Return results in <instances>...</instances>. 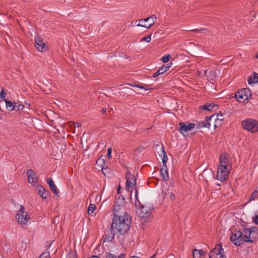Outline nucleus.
Segmentation results:
<instances>
[{"instance_id":"nucleus-24","label":"nucleus","mask_w":258,"mask_h":258,"mask_svg":"<svg viewBox=\"0 0 258 258\" xmlns=\"http://www.w3.org/2000/svg\"><path fill=\"white\" fill-rule=\"evenodd\" d=\"M209 116H207L206 118V120L203 122H201V126L203 127H206L207 128H210V121L213 120L212 119H209Z\"/></svg>"},{"instance_id":"nucleus-50","label":"nucleus","mask_w":258,"mask_h":258,"mask_svg":"<svg viewBox=\"0 0 258 258\" xmlns=\"http://www.w3.org/2000/svg\"><path fill=\"white\" fill-rule=\"evenodd\" d=\"M105 170H106V171H107V170H108V171H109V170H110V169H109V168H107V167H106V168L102 167V171L103 173L104 174V175L105 176H106V173H105Z\"/></svg>"},{"instance_id":"nucleus-31","label":"nucleus","mask_w":258,"mask_h":258,"mask_svg":"<svg viewBox=\"0 0 258 258\" xmlns=\"http://www.w3.org/2000/svg\"><path fill=\"white\" fill-rule=\"evenodd\" d=\"M96 206L95 204H91L88 209V213L89 215H91L96 209Z\"/></svg>"},{"instance_id":"nucleus-60","label":"nucleus","mask_w":258,"mask_h":258,"mask_svg":"<svg viewBox=\"0 0 258 258\" xmlns=\"http://www.w3.org/2000/svg\"><path fill=\"white\" fill-rule=\"evenodd\" d=\"M256 57L257 58H258V51H257V54H256Z\"/></svg>"},{"instance_id":"nucleus-18","label":"nucleus","mask_w":258,"mask_h":258,"mask_svg":"<svg viewBox=\"0 0 258 258\" xmlns=\"http://www.w3.org/2000/svg\"><path fill=\"white\" fill-rule=\"evenodd\" d=\"M104 258H125V254L123 253L119 255H116L109 252H106L103 256Z\"/></svg>"},{"instance_id":"nucleus-59","label":"nucleus","mask_w":258,"mask_h":258,"mask_svg":"<svg viewBox=\"0 0 258 258\" xmlns=\"http://www.w3.org/2000/svg\"><path fill=\"white\" fill-rule=\"evenodd\" d=\"M202 32L204 33V34H206V35H208V34L209 33V32L208 31V32H207V31H203Z\"/></svg>"},{"instance_id":"nucleus-12","label":"nucleus","mask_w":258,"mask_h":258,"mask_svg":"<svg viewBox=\"0 0 258 258\" xmlns=\"http://www.w3.org/2000/svg\"><path fill=\"white\" fill-rule=\"evenodd\" d=\"M224 113H222L220 111L219 113L217 114H214L210 116L209 117V119H212L213 120H214L216 123L214 124V127L216 128L217 127V123H219L221 124V122L224 120Z\"/></svg>"},{"instance_id":"nucleus-11","label":"nucleus","mask_w":258,"mask_h":258,"mask_svg":"<svg viewBox=\"0 0 258 258\" xmlns=\"http://www.w3.org/2000/svg\"><path fill=\"white\" fill-rule=\"evenodd\" d=\"M35 46L38 50L41 52H43L44 49L47 50V47H46V44L43 41V39L38 36L35 39Z\"/></svg>"},{"instance_id":"nucleus-51","label":"nucleus","mask_w":258,"mask_h":258,"mask_svg":"<svg viewBox=\"0 0 258 258\" xmlns=\"http://www.w3.org/2000/svg\"><path fill=\"white\" fill-rule=\"evenodd\" d=\"M132 86H135L137 88H141V89H145V90H147V89H146L144 86H143L140 84H137V85H135V86H134V85H132Z\"/></svg>"},{"instance_id":"nucleus-49","label":"nucleus","mask_w":258,"mask_h":258,"mask_svg":"<svg viewBox=\"0 0 258 258\" xmlns=\"http://www.w3.org/2000/svg\"><path fill=\"white\" fill-rule=\"evenodd\" d=\"M253 79V77H250L248 80V83L249 84H252V83H256L255 81H253L252 80Z\"/></svg>"},{"instance_id":"nucleus-21","label":"nucleus","mask_w":258,"mask_h":258,"mask_svg":"<svg viewBox=\"0 0 258 258\" xmlns=\"http://www.w3.org/2000/svg\"><path fill=\"white\" fill-rule=\"evenodd\" d=\"M108 234H105L104 237V241H111L114 237V233L113 232L112 229L108 231Z\"/></svg>"},{"instance_id":"nucleus-52","label":"nucleus","mask_w":258,"mask_h":258,"mask_svg":"<svg viewBox=\"0 0 258 258\" xmlns=\"http://www.w3.org/2000/svg\"><path fill=\"white\" fill-rule=\"evenodd\" d=\"M241 239H242V243L244 241L246 242V239H245V238L244 237L243 233H242V232H241Z\"/></svg>"},{"instance_id":"nucleus-56","label":"nucleus","mask_w":258,"mask_h":258,"mask_svg":"<svg viewBox=\"0 0 258 258\" xmlns=\"http://www.w3.org/2000/svg\"><path fill=\"white\" fill-rule=\"evenodd\" d=\"M51 244V243H50L49 242H47L46 243V246H47V247H50V246Z\"/></svg>"},{"instance_id":"nucleus-9","label":"nucleus","mask_w":258,"mask_h":258,"mask_svg":"<svg viewBox=\"0 0 258 258\" xmlns=\"http://www.w3.org/2000/svg\"><path fill=\"white\" fill-rule=\"evenodd\" d=\"M187 124L186 125L185 122H180L179 123V132L184 136V133H187L188 131L194 128L195 126V123L186 122Z\"/></svg>"},{"instance_id":"nucleus-13","label":"nucleus","mask_w":258,"mask_h":258,"mask_svg":"<svg viewBox=\"0 0 258 258\" xmlns=\"http://www.w3.org/2000/svg\"><path fill=\"white\" fill-rule=\"evenodd\" d=\"M218 108V105L213 103H206L205 105L200 107L203 110H207L210 111H213L216 110Z\"/></svg>"},{"instance_id":"nucleus-43","label":"nucleus","mask_w":258,"mask_h":258,"mask_svg":"<svg viewBox=\"0 0 258 258\" xmlns=\"http://www.w3.org/2000/svg\"><path fill=\"white\" fill-rule=\"evenodd\" d=\"M192 31L195 32H203V31H207V32H208V29H207V28L200 29H196L192 30Z\"/></svg>"},{"instance_id":"nucleus-23","label":"nucleus","mask_w":258,"mask_h":258,"mask_svg":"<svg viewBox=\"0 0 258 258\" xmlns=\"http://www.w3.org/2000/svg\"><path fill=\"white\" fill-rule=\"evenodd\" d=\"M121 205H118L117 204L115 205L114 209H113V217H115L116 215L117 216H122L121 213H119V210L121 209Z\"/></svg>"},{"instance_id":"nucleus-38","label":"nucleus","mask_w":258,"mask_h":258,"mask_svg":"<svg viewBox=\"0 0 258 258\" xmlns=\"http://www.w3.org/2000/svg\"><path fill=\"white\" fill-rule=\"evenodd\" d=\"M39 258H50V254L48 252H43Z\"/></svg>"},{"instance_id":"nucleus-28","label":"nucleus","mask_w":258,"mask_h":258,"mask_svg":"<svg viewBox=\"0 0 258 258\" xmlns=\"http://www.w3.org/2000/svg\"><path fill=\"white\" fill-rule=\"evenodd\" d=\"M5 101L6 102V105L7 109L9 110L10 111L13 110V109H12L13 107H14V104H13V102L11 101H10L9 100H7V99H5Z\"/></svg>"},{"instance_id":"nucleus-53","label":"nucleus","mask_w":258,"mask_h":258,"mask_svg":"<svg viewBox=\"0 0 258 258\" xmlns=\"http://www.w3.org/2000/svg\"><path fill=\"white\" fill-rule=\"evenodd\" d=\"M120 189H121V186L120 185H119L118 186V188H117V194H119L121 193V191H120Z\"/></svg>"},{"instance_id":"nucleus-3","label":"nucleus","mask_w":258,"mask_h":258,"mask_svg":"<svg viewBox=\"0 0 258 258\" xmlns=\"http://www.w3.org/2000/svg\"><path fill=\"white\" fill-rule=\"evenodd\" d=\"M243 128L251 133L258 132V121L252 118H247L241 122Z\"/></svg>"},{"instance_id":"nucleus-10","label":"nucleus","mask_w":258,"mask_h":258,"mask_svg":"<svg viewBox=\"0 0 258 258\" xmlns=\"http://www.w3.org/2000/svg\"><path fill=\"white\" fill-rule=\"evenodd\" d=\"M26 174L28 182L31 183L32 185H35L37 182L38 178L35 172L32 169H29L27 170Z\"/></svg>"},{"instance_id":"nucleus-39","label":"nucleus","mask_w":258,"mask_h":258,"mask_svg":"<svg viewBox=\"0 0 258 258\" xmlns=\"http://www.w3.org/2000/svg\"><path fill=\"white\" fill-rule=\"evenodd\" d=\"M151 34H150V35L146 36V37H144L142 38V41H146L147 42H150L151 40Z\"/></svg>"},{"instance_id":"nucleus-61","label":"nucleus","mask_w":258,"mask_h":258,"mask_svg":"<svg viewBox=\"0 0 258 258\" xmlns=\"http://www.w3.org/2000/svg\"><path fill=\"white\" fill-rule=\"evenodd\" d=\"M108 171L109 172V171H108V170H107V171L105 170V172H107Z\"/></svg>"},{"instance_id":"nucleus-40","label":"nucleus","mask_w":258,"mask_h":258,"mask_svg":"<svg viewBox=\"0 0 258 258\" xmlns=\"http://www.w3.org/2000/svg\"><path fill=\"white\" fill-rule=\"evenodd\" d=\"M168 195H169V197L171 201H173L175 200V196L174 194H173L171 192H168V193H166V194H165L166 196H167Z\"/></svg>"},{"instance_id":"nucleus-35","label":"nucleus","mask_w":258,"mask_h":258,"mask_svg":"<svg viewBox=\"0 0 258 258\" xmlns=\"http://www.w3.org/2000/svg\"><path fill=\"white\" fill-rule=\"evenodd\" d=\"M258 197V190L256 189L253 191L250 197V200H254Z\"/></svg>"},{"instance_id":"nucleus-47","label":"nucleus","mask_w":258,"mask_h":258,"mask_svg":"<svg viewBox=\"0 0 258 258\" xmlns=\"http://www.w3.org/2000/svg\"><path fill=\"white\" fill-rule=\"evenodd\" d=\"M195 127L196 129L200 128L202 127V126H201L202 124L201 122H198L197 123H195Z\"/></svg>"},{"instance_id":"nucleus-30","label":"nucleus","mask_w":258,"mask_h":258,"mask_svg":"<svg viewBox=\"0 0 258 258\" xmlns=\"http://www.w3.org/2000/svg\"><path fill=\"white\" fill-rule=\"evenodd\" d=\"M24 108V106L23 105L19 104L15 102L14 104V107H13L12 109H13V110L19 111V110H23Z\"/></svg>"},{"instance_id":"nucleus-8","label":"nucleus","mask_w":258,"mask_h":258,"mask_svg":"<svg viewBox=\"0 0 258 258\" xmlns=\"http://www.w3.org/2000/svg\"><path fill=\"white\" fill-rule=\"evenodd\" d=\"M241 231L235 230L232 232L230 237V240L236 246H240L242 244V240L241 237Z\"/></svg>"},{"instance_id":"nucleus-57","label":"nucleus","mask_w":258,"mask_h":258,"mask_svg":"<svg viewBox=\"0 0 258 258\" xmlns=\"http://www.w3.org/2000/svg\"><path fill=\"white\" fill-rule=\"evenodd\" d=\"M90 258H100V257L97 255H93V256H91Z\"/></svg>"},{"instance_id":"nucleus-45","label":"nucleus","mask_w":258,"mask_h":258,"mask_svg":"<svg viewBox=\"0 0 258 258\" xmlns=\"http://www.w3.org/2000/svg\"><path fill=\"white\" fill-rule=\"evenodd\" d=\"M253 81H255L256 83H258V74L254 73L253 74Z\"/></svg>"},{"instance_id":"nucleus-55","label":"nucleus","mask_w":258,"mask_h":258,"mask_svg":"<svg viewBox=\"0 0 258 258\" xmlns=\"http://www.w3.org/2000/svg\"><path fill=\"white\" fill-rule=\"evenodd\" d=\"M101 112L103 113H105L106 112V109L105 108H102Z\"/></svg>"},{"instance_id":"nucleus-20","label":"nucleus","mask_w":258,"mask_h":258,"mask_svg":"<svg viewBox=\"0 0 258 258\" xmlns=\"http://www.w3.org/2000/svg\"><path fill=\"white\" fill-rule=\"evenodd\" d=\"M151 213V211H147L146 209H145V207L144 205H141V215L140 216L142 218H147L150 216Z\"/></svg>"},{"instance_id":"nucleus-17","label":"nucleus","mask_w":258,"mask_h":258,"mask_svg":"<svg viewBox=\"0 0 258 258\" xmlns=\"http://www.w3.org/2000/svg\"><path fill=\"white\" fill-rule=\"evenodd\" d=\"M193 258H203L206 255V253L202 250L194 249L192 250Z\"/></svg>"},{"instance_id":"nucleus-26","label":"nucleus","mask_w":258,"mask_h":258,"mask_svg":"<svg viewBox=\"0 0 258 258\" xmlns=\"http://www.w3.org/2000/svg\"><path fill=\"white\" fill-rule=\"evenodd\" d=\"M125 203V199L123 196L120 195L115 202V204L118 205L123 206Z\"/></svg>"},{"instance_id":"nucleus-48","label":"nucleus","mask_w":258,"mask_h":258,"mask_svg":"<svg viewBox=\"0 0 258 258\" xmlns=\"http://www.w3.org/2000/svg\"><path fill=\"white\" fill-rule=\"evenodd\" d=\"M253 220L255 224L258 225V215L253 217Z\"/></svg>"},{"instance_id":"nucleus-22","label":"nucleus","mask_w":258,"mask_h":258,"mask_svg":"<svg viewBox=\"0 0 258 258\" xmlns=\"http://www.w3.org/2000/svg\"><path fill=\"white\" fill-rule=\"evenodd\" d=\"M220 164H229V160L226 154L223 155V154L220 156L219 158Z\"/></svg>"},{"instance_id":"nucleus-32","label":"nucleus","mask_w":258,"mask_h":258,"mask_svg":"<svg viewBox=\"0 0 258 258\" xmlns=\"http://www.w3.org/2000/svg\"><path fill=\"white\" fill-rule=\"evenodd\" d=\"M50 192L49 191L44 189V191H43V193H42L41 197L43 199L46 200V202H47V199L48 198V196L50 195Z\"/></svg>"},{"instance_id":"nucleus-33","label":"nucleus","mask_w":258,"mask_h":258,"mask_svg":"<svg viewBox=\"0 0 258 258\" xmlns=\"http://www.w3.org/2000/svg\"><path fill=\"white\" fill-rule=\"evenodd\" d=\"M135 198H136V201H135V205L137 207V206H141V204L140 203V202L139 201V199H138V189L137 188H136L135 189Z\"/></svg>"},{"instance_id":"nucleus-36","label":"nucleus","mask_w":258,"mask_h":258,"mask_svg":"<svg viewBox=\"0 0 258 258\" xmlns=\"http://www.w3.org/2000/svg\"><path fill=\"white\" fill-rule=\"evenodd\" d=\"M170 57H171V56H170V54H168L167 55L163 56L161 58V60L164 63H166L169 60Z\"/></svg>"},{"instance_id":"nucleus-42","label":"nucleus","mask_w":258,"mask_h":258,"mask_svg":"<svg viewBox=\"0 0 258 258\" xmlns=\"http://www.w3.org/2000/svg\"><path fill=\"white\" fill-rule=\"evenodd\" d=\"M6 93H5V91L3 89H2V91L0 93V101H1L2 99H4L6 96Z\"/></svg>"},{"instance_id":"nucleus-29","label":"nucleus","mask_w":258,"mask_h":258,"mask_svg":"<svg viewBox=\"0 0 258 258\" xmlns=\"http://www.w3.org/2000/svg\"><path fill=\"white\" fill-rule=\"evenodd\" d=\"M136 184H134V182H133L131 180H126L125 188L128 191H130V188H133Z\"/></svg>"},{"instance_id":"nucleus-44","label":"nucleus","mask_w":258,"mask_h":258,"mask_svg":"<svg viewBox=\"0 0 258 258\" xmlns=\"http://www.w3.org/2000/svg\"><path fill=\"white\" fill-rule=\"evenodd\" d=\"M111 152H112L111 148H108L107 156V157H108V158L109 159H111Z\"/></svg>"},{"instance_id":"nucleus-54","label":"nucleus","mask_w":258,"mask_h":258,"mask_svg":"<svg viewBox=\"0 0 258 258\" xmlns=\"http://www.w3.org/2000/svg\"><path fill=\"white\" fill-rule=\"evenodd\" d=\"M57 217H56L53 220V223L55 224L56 223H58V221L56 220Z\"/></svg>"},{"instance_id":"nucleus-15","label":"nucleus","mask_w":258,"mask_h":258,"mask_svg":"<svg viewBox=\"0 0 258 258\" xmlns=\"http://www.w3.org/2000/svg\"><path fill=\"white\" fill-rule=\"evenodd\" d=\"M170 67V66H169L168 64H167V65H163L162 67L159 68V69L158 70L157 72H156L153 75V77L156 78L158 77L159 75L164 74L165 72H166L167 70H169Z\"/></svg>"},{"instance_id":"nucleus-58","label":"nucleus","mask_w":258,"mask_h":258,"mask_svg":"<svg viewBox=\"0 0 258 258\" xmlns=\"http://www.w3.org/2000/svg\"><path fill=\"white\" fill-rule=\"evenodd\" d=\"M156 255V253H155L154 255H153L152 256H151L150 258H155Z\"/></svg>"},{"instance_id":"nucleus-19","label":"nucleus","mask_w":258,"mask_h":258,"mask_svg":"<svg viewBox=\"0 0 258 258\" xmlns=\"http://www.w3.org/2000/svg\"><path fill=\"white\" fill-rule=\"evenodd\" d=\"M160 172L164 180H167L169 179L167 166H163L161 168Z\"/></svg>"},{"instance_id":"nucleus-4","label":"nucleus","mask_w":258,"mask_h":258,"mask_svg":"<svg viewBox=\"0 0 258 258\" xmlns=\"http://www.w3.org/2000/svg\"><path fill=\"white\" fill-rule=\"evenodd\" d=\"M25 210V207L23 205H21L19 213L16 215V219L20 225L26 224L30 219L28 213Z\"/></svg>"},{"instance_id":"nucleus-46","label":"nucleus","mask_w":258,"mask_h":258,"mask_svg":"<svg viewBox=\"0 0 258 258\" xmlns=\"http://www.w3.org/2000/svg\"><path fill=\"white\" fill-rule=\"evenodd\" d=\"M76 255L73 253H69L67 255V258H76Z\"/></svg>"},{"instance_id":"nucleus-6","label":"nucleus","mask_w":258,"mask_h":258,"mask_svg":"<svg viewBox=\"0 0 258 258\" xmlns=\"http://www.w3.org/2000/svg\"><path fill=\"white\" fill-rule=\"evenodd\" d=\"M224 249L220 244H218L216 246L211 250L209 253V258H226L223 254Z\"/></svg>"},{"instance_id":"nucleus-5","label":"nucleus","mask_w":258,"mask_h":258,"mask_svg":"<svg viewBox=\"0 0 258 258\" xmlns=\"http://www.w3.org/2000/svg\"><path fill=\"white\" fill-rule=\"evenodd\" d=\"M250 96L251 90L248 88L238 90L235 94V97L237 101L240 103L244 102L245 100H248Z\"/></svg>"},{"instance_id":"nucleus-14","label":"nucleus","mask_w":258,"mask_h":258,"mask_svg":"<svg viewBox=\"0 0 258 258\" xmlns=\"http://www.w3.org/2000/svg\"><path fill=\"white\" fill-rule=\"evenodd\" d=\"M47 183L49 185L50 189L53 192V194L55 196L59 197L58 192L57 191V188L55 186L54 182L53 181V180L51 177L47 178Z\"/></svg>"},{"instance_id":"nucleus-41","label":"nucleus","mask_w":258,"mask_h":258,"mask_svg":"<svg viewBox=\"0 0 258 258\" xmlns=\"http://www.w3.org/2000/svg\"><path fill=\"white\" fill-rule=\"evenodd\" d=\"M81 123H79V122H77L76 123L75 122H71L70 123V126L71 127L73 126H74L75 128H76V127H79L81 126Z\"/></svg>"},{"instance_id":"nucleus-2","label":"nucleus","mask_w":258,"mask_h":258,"mask_svg":"<svg viewBox=\"0 0 258 258\" xmlns=\"http://www.w3.org/2000/svg\"><path fill=\"white\" fill-rule=\"evenodd\" d=\"M231 166L228 164H220L217 169V179L221 182L225 181L228 177Z\"/></svg>"},{"instance_id":"nucleus-7","label":"nucleus","mask_w":258,"mask_h":258,"mask_svg":"<svg viewBox=\"0 0 258 258\" xmlns=\"http://www.w3.org/2000/svg\"><path fill=\"white\" fill-rule=\"evenodd\" d=\"M156 19V17L154 15L146 18L140 19L139 20V22L140 23L138 24L137 26L143 27L149 29L154 24Z\"/></svg>"},{"instance_id":"nucleus-34","label":"nucleus","mask_w":258,"mask_h":258,"mask_svg":"<svg viewBox=\"0 0 258 258\" xmlns=\"http://www.w3.org/2000/svg\"><path fill=\"white\" fill-rule=\"evenodd\" d=\"M36 188L38 190V194L41 197V194L44 191L45 188L41 185H38L36 186Z\"/></svg>"},{"instance_id":"nucleus-16","label":"nucleus","mask_w":258,"mask_h":258,"mask_svg":"<svg viewBox=\"0 0 258 258\" xmlns=\"http://www.w3.org/2000/svg\"><path fill=\"white\" fill-rule=\"evenodd\" d=\"M244 237L246 239V242H252L253 240L250 239V235L251 233V231L250 229L248 228H244L242 231Z\"/></svg>"},{"instance_id":"nucleus-25","label":"nucleus","mask_w":258,"mask_h":258,"mask_svg":"<svg viewBox=\"0 0 258 258\" xmlns=\"http://www.w3.org/2000/svg\"><path fill=\"white\" fill-rule=\"evenodd\" d=\"M162 152L163 154V158H162V163L163 165V166L165 167L166 166V163L167 162V156L166 155V152L165 151V149L164 148L163 146L162 147Z\"/></svg>"},{"instance_id":"nucleus-27","label":"nucleus","mask_w":258,"mask_h":258,"mask_svg":"<svg viewBox=\"0 0 258 258\" xmlns=\"http://www.w3.org/2000/svg\"><path fill=\"white\" fill-rule=\"evenodd\" d=\"M126 180H133V182H134V184H136V178L134 176V175L131 174L129 171H127L126 173Z\"/></svg>"},{"instance_id":"nucleus-37","label":"nucleus","mask_w":258,"mask_h":258,"mask_svg":"<svg viewBox=\"0 0 258 258\" xmlns=\"http://www.w3.org/2000/svg\"><path fill=\"white\" fill-rule=\"evenodd\" d=\"M145 149V148L143 146H139L135 151V155L137 156V153H142Z\"/></svg>"},{"instance_id":"nucleus-1","label":"nucleus","mask_w":258,"mask_h":258,"mask_svg":"<svg viewBox=\"0 0 258 258\" xmlns=\"http://www.w3.org/2000/svg\"><path fill=\"white\" fill-rule=\"evenodd\" d=\"M131 218L126 212L122 216H117L112 219L111 229H114L120 234L123 235L127 232L131 227Z\"/></svg>"}]
</instances>
